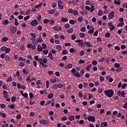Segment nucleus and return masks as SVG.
Segmentation results:
<instances>
[{
    "mask_svg": "<svg viewBox=\"0 0 127 127\" xmlns=\"http://www.w3.org/2000/svg\"><path fill=\"white\" fill-rule=\"evenodd\" d=\"M71 72L73 74V76L75 77H77V78H81L82 75H84V73H85V70L82 69L80 70V73L79 72L76 71V69L72 68L71 70Z\"/></svg>",
    "mask_w": 127,
    "mask_h": 127,
    "instance_id": "f257e3e1",
    "label": "nucleus"
},
{
    "mask_svg": "<svg viewBox=\"0 0 127 127\" xmlns=\"http://www.w3.org/2000/svg\"><path fill=\"white\" fill-rule=\"evenodd\" d=\"M104 94L108 98H112V97L114 95V91L112 89L104 90Z\"/></svg>",
    "mask_w": 127,
    "mask_h": 127,
    "instance_id": "f03ea898",
    "label": "nucleus"
},
{
    "mask_svg": "<svg viewBox=\"0 0 127 127\" xmlns=\"http://www.w3.org/2000/svg\"><path fill=\"white\" fill-rule=\"evenodd\" d=\"M67 12L68 13H72L73 15H79V12L77 10H73L72 8H69Z\"/></svg>",
    "mask_w": 127,
    "mask_h": 127,
    "instance_id": "7ed1b4c3",
    "label": "nucleus"
},
{
    "mask_svg": "<svg viewBox=\"0 0 127 127\" xmlns=\"http://www.w3.org/2000/svg\"><path fill=\"white\" fill-rule=\"evenodd\" d=\"M0 51L4 52L5 51V54H7L10 51V49L8 48H6L5 46H2L0 48Z\"/></svg>",
    "mask_w": 127,
    "mask_h": 127,
    "instance_id": "20e7f679",
    "label": "nucleus"
},
{
    "mask_svg": "<svg viewBox=\"0 0 127 127\" xmlns=\"http://www.w3.org/2000/svg\"><path fill=\"white\" fill-rule=\"evenodd\" d=\"M85 120H88V122H92V123H95L96 122V118L94 116H89Z\"/></svg>",
    "mask_w": 127,
    "mask_h": 127,
    "instance_id": "39448f33",
    "label": "nucleus"
},
{
    "mask_svg": "<svg viewBox=\"0 0 127 127\" xmlns=\"http://www.w3.org/2000/svg\"><path fill=\"white\" fill-rule=\"evenodd\" d=\"M75 43H78V45H79V46H81V47H85V45H84L83 40H81L80 39H77L75 41Z\"/></svg>",
    "mask_w": 127,
    "mask_h": 127,
    "instance_id": "423d86ee",
    "label": "nucleus"
},
{
    "mask_svg": "<svg viewBox=\"0 0 127 127\" xmlns=\"http://www.w3.org/2000/svg\"><path fill=\"white\" fill-rule=\"evenodd\" d=\"M62 4H63V1L62 0H59L58 1V6L60 9H63L64 8V6Z\"/></svg>",
    "mask_w": 127,
    "mask_h": 127,
    "instance_id": "0eeeda50",
    "label": "nucleus"
},
{
    "mask_svg": "<svg viewBox=\"0 0 127 127\" xmlns=\"http://www.w3.org/2000/svg\"><path fill=\"white\" fill-rule=\"evenodd\" d=\"M40 124H41V125H44V126H46V125H49L50 122L48 120L42 119L40 121Z\"/></svg>",
    "mask_w": 127,
    "mask_h": 127,
    "instance_id": "6e6552de",
    "label": "nucleus"
},
{
    "mask_svg": "<svg viewBox=\"0 0 127 127\" xmlns=\"http://www.w3.org/2000/svg\"><path fill=\"white\" fill-rule=\"evenodd\" d=\"M30 24L32 25V26L35 27L37 25H38V21H37L36 19H35L34 20L31 21Z\"/></svg>",
    "mask_w": 127,
    "mask_h": 127,
    "instance_id": "1a4fd4ad",
    "label": "nucleus"
},
{
    "mask_svg": "<svg viewBox=\"0 0 127 127\" xmlns=\"http://www.w3.org/2000/svg\"><path fill=\"white\" fill-rule=\"evenodd\" d=\"M10 31L11 33L13 34L17 31V28L15 26H12L11 27Z\"/></svg>",
    "mask_w": 127,
    "mask_h": 127,
    "instance_id": "9d476101",
    "label": "nucleus"
},
{
    "mask_svg": "<svg viewBox=\"0 0 127 127\" xmlns=\"http://www.w3.org/2000/svg\"><path fill=\"white\" fill-rule=\"evenodd\" d=\"M108 27L110 28L111 31H113V30L115 29V25H114L113 23L111 22L108 23Z\"/></svg>",
    "mask_w": 127,
    "mask_h": 127,
    "instance_id": "9b49d317",
    "label": "nucleus"
},
{
    "mask_svg": "<svg viewBox=\"0 0 127 127\" xmlns=\"http://www.w3.org/2000/svg\"><path fill=\"white\" fill-rule=\"evenodd\" d=\"M114 16H115V12H114V11L110 12L108 15V18L109 19H113Z\"/></svg>",
    "mask_w": 127,
    "mask_h": 127,
    "instance_id": "f8f14e48",
    "label": "nucleus"
},
{
    "mask_svg": "<svg viewBox=\"0 0 127 127\" xmlns=\"http://www.w3.org/2000/svg\"><path fill=\"white\" fill-rule=\"evenodd\" d=\"M53 29L55 31H59V30H62V28L60 26H55L53 27Z\"/></svg>",
    "mask_w": 127,
    "mask_h": 127,
    "instance_id": "ddd939ff",
    "label": "nucleus"
},
{
    "mask_svg": "<svg viewBox=\"0 0 127 127\" xmlns=\"http://www.w3.org/2000/svg\"><path fill=\"white\" fill-rule=\"evenodd\" d=\"M73 64H68L67 65L64 66V69H72Z\"/></svg>",
    "mask_w": 127,
    "mask_h": 127,
    "instance_id": "4468645a",
    "label": "nucleus"
},
{
    "mask_svg": "<svg viewBox=\"0 0 127 127\" xmlns=\"http://www.w3.org/2000/svg\"><path fill=\"white\" fill-rule=\"evenodd\" d=\"M31 40H32V43L33 44V45H37L38 44V42L37 40L35 39H31Z\"/></svg>",
    "mask_w": 127,
    "mask_h": 127,
    "instance_id": "2eb2a0df",
    "label": "nucleus"
},
{
    "mask_svg": "<svg viewBox=\"0 0 127 127\" xmlns=\"http://www.w3.org/2000/svg\"><path fill=\"white\" fill-rule=\"evenodd\" d=\"M88 33H89V34L94 33V27L93 26H90V29L89 30H88Z\"/></svg>",
    "mask_w": 127,
    "mask_h": 127,
    "instance_id": "dca6fc26",
    "label": "nucleus"
},
{
    "mask_svg": "<svg viewBox=\"0 0 127 127\" xmlns=\"http://www.w3.org/2000/svg\"><path fill=\"white\" fill-rule=\"evenodd\" d=\"M34 60H36V61H38V62H42V59L41 58H38V56H36L34 57Z\"/></svg>",
    "mask_w": 127,
    "mask_h": 127,
    "instance_id": "f3484780",
    "label": "nucleus"
},
{
    "mask_svg": "<svg viewBox=\"0 0 127 127\" xmlns=\"http://www.w3.org/2000/svg\"><path fill=\"white\" fill-rule=\"evenodd\" d=\"M106 80H109V81L110 83H112L114 81V79H113V78L111 77L110 75H108L106 77Z\"/></svg>",
    "mask_w": 127,
    "mask_h": 127,
    "instance_id": "a211bd4d",
    "label": "nucleus"
},
{
    "mask_svg": "<svg viewBox=\"0 0 127 127\" xmlns=\"http://www.w3.org/2000/svg\"><path fill=\"white\" fill-rule=\"evenodd\" d=\"M27 48H32V49H35V47L33 46L32 44H28L27 45Z\"/></svg>",
    "mask_w": 127,
    "mask_h": 127,
    "instance_id": "6ab92c4d",
    "label": "nucleus"
},
{
    "mask_svg": "<svg viewBox=\"0 0 127 127\" xmlns=\"http://www.w3.org/2000/svg\"><path fill=\"white\" fill-rule=\"evenodd\" d=\"M108 126V123L107 122H102L101 124V127H107Z\"/></svg>",
    "mask_w": 127,
    "mask_h": 127,
    "instance_id": "aec40b11",
    "label": "nucleus"
},
{
    "mask_svg": "<svg viewBox=\"0 0 127 127\" xmlns=\"http://www.w3.org/2000/svg\"><path fill=\"white\" fill-rule=\"evenodd\" d=\"M84 44L86 45V46H88V47H92V44L90 43V42H86L85 41L84 42Z\"/></svg>",
    "mask_w": 127,
    "mask_h": 127,
    "instance_id": "412c9836",
    "label": "nucleus"
},
{
    "mask_svg": "<svg viewBox=\"0 0 127 127\" xmlns=\"http://www.w3.org/2000/svg\"><path fill=\"white\" fill-rule=\"evenodd\" d=\"M70 53H77V50L74 49L73 48H70L69 49Z\"/></svg>",
    "mask_w": 127,
    "mask_h": 127,
    "instance_id": "4be33fe9",
    "label": "nucleus"
},
{
    "mask_svg": "<svg viewBox=\"0 0 127 127\" xmlns=\"http://www.w3.org/2000/svg\"><path fill=\"white\" fill-rule=\"evenodd\" d=\"M68 120L69 121H70V122H73V121H74V120H75V116H70L69 117H68Z\"/></svg>",
    "mask_w": 127,
    "mask_h": 127,
    "instance_id": "5701e85b",
    "label": "nucleus"
},
{
    "mask_svg": "<svg viewBox=\"0 0 127 127\" xmlns=\"http://www.w3.org/2000/svg\"><path fill=\"white\" fill-rule=\"evenodd\" d=\"M37 50L38 52H41L42 51V47H41V45H38L37 46Z\"/></svg>",
    "mask_w": 127,
    "mask_h": 127,
    "instance_id": "b1692460",
    "label": "nucleus"
},
{
    "mask_svg": "<svg viewBox=\"0 0 127 127\" xmlns=\"http://www.w3.org/2000/svg\"><path fill=\"white\" fill-rule=\"evenodd\" d=\"M9 21H8V20L7 19H5L3 22H2V24L3 25H7L9 23Z\"/></svg>",
    "mask_w": 127,
    "mask_h": 127,
    "instance_id": "393cba45",
    "label": "nucleus"
},
{
    "mask_svg": "<svg viewBox=\"0 0 127 127\" xmlns=\"http://www.w3.org/2000/svg\"><path fill=\"white\" fill-rule=\"evenodd\" d=\"M84 121L83 120H78L76 123L77 124H79V125H80L81 126H82L83 125V124L84 123Z\"/></svg>",
    "mask_w": 127,
    "mask_h": 127,
    "instance_id": "a878e982",
    "label": "nucleus"
},
{
    "mask_svg": "<svg viewBox=\"0 0 127 127\" xmlns=\"http://www.w3.org/2000/svg\"><path fill=\"white\" fill-rule=\"evenodd\" d=\"M48 57L51 59V60H53V55H52V53H49L48 56Z\"/></svg>",
    "mask_w": 127,
    "mask_h": 127,
    "instance_id": "bb28decb",
    "label": "nucleus"
},
{
    "mask_svg": "<svg viewBox=\"0 0 127 127\" xmlns=\"http://www.w3.org/2000/svg\"><path fill=\"white\" fill-rule=\"evenodd\" d=\"M40 65H41V66H42V67H43V68H47V67H48V65H47V64H43V63H42V62H41L40 63Z\"/></svg>",
    "mask_w": 127,
    "mask_h": 127,
    "instance_id": "cd10ccee",
    "label": "nucleus"
},
{
    "mask_svg": "<svg viewBox=\"0 0 127 127\" xmlns=\"http://www.w3.org/2000/svg\"><path fill=\"white\" fill-rule=\"evenodd\" d=\"M54 95L53 93H50L47 95L48 99H52Z\"/></svg>",
    "mask_w": 127,
    "mask_h": 127,
    "instance_id": "c85d7f7f",
    "label": "nucleus"
},
{
    "mask_svg": "<svg viewBox=\"0 0 127 127\" xmlns=\"http://www.w3.org/2000/svg\"><path fill=\"white\" fill-rule=\"evenodd\" d=\"M23 73L25 74V75H28V74H29V71L28 70H25V69H23L22 70Z\"/></svg>",
    "mask_w": 127,
    "mask_h": 127,
    "instance_id": "c756f323",
    "label": "nucleus"
},
{
    "mask_svg": "<svg viewBox=\"0 0 127 127\" xmlns=\"http://www.w3.org/2000/svg\"><path fill=\"white\" fill-rule=\"evenodd\" d=\"M91 68H92V64H88L86 68V71H90V69H91Z\"/></svg>",
    "mask_w": 127,
    "mask_h": 127,
    "instance_id": "7c9ffc66",
    "label": "nucleus"
},
{
    "mask_svg": "<svg viewBox=\"0 0 127 127\" xmlns=\"http://www.w3.org/2000/svg\"><path fill=\"white\" fill-rule=\"evenodd\" d=\"M103 14V11L101 9H99L98 12L97 13V15L98 16H102V15Z\"/></svg>",
    "mask_w": 127,
    "mask_h": 127,
    "instance_id": "2f4dec72",
    "label": "nucleus"
},
{
    "mask_svg": "<svg viewBox=\"0 0 127 127\" xmlns=\"http://www.w3.org/2000/svg\"><path fill=\"white\" fill-rule=\"evenodd\" d=\"M8 40V38L6 37H4L1 39L2 42H6Z\"/></svg>",
    "mask_w": 127,
    "mask_h": 127,
    "instance_id": "473e14b6",
    "label": "nucleus"
},
{
    "mask_svg": "<svg viewBox=\"0 0 127 127\" xmlns=\"http://www.w3.org/2000/svg\"><path fill=\"white\" fill-rule=\"evenodd\" d=\"M50 25H54L55 24V21L53 19H51L49 21Z\"/></svg>",
    "mask_w": 127,
    "mask_h": 127,
    "instance_id": "72a5a7b5",
    "label": "nucleus"
},
{
    "mask_svg": "<svg viewBox=\"0 0 127 127\" xmlns=\"http://www.w3.org/2000/svg\"><path fill=\"white\" fill-rule=\"evenodd\" d=\"M55 12V10L54 9H51L48 11V13L50 14H54V13Z\"/></svg>",
    "mask_w": 127,
    "mask_h": 127,
    "instance_id": "f704fd0d",
    "label": "nucleus"
},
{
    "mask_svg": "<svg viewBox=\"0 0 127 127\" xmlns=\"http://www.w3.org/2000/svg\"><path fill=\"white\" fill-rule=\"evenodd\" d=\"M56 49H57V50H58V51H61L62 50V48H61V46L57 45L56 46Z\"/></svg>",
    "mask_w": 127,
    "mask_h": 127,
    "instance_id": "c9c22d12",
    "label": "nucleus"
},
{
    "mask_svg": "<svg viewBox=\"0 0 127 127\" xmlns=\"http://www.w3.org/2000/svg\"><path fill=\"white\" fill-rule=\"evenodd\" d=\"M18 59L19 61H22L23 62H25V61H26V59L23 58L22 57H19Z\"/></svg>",
    "mask_w": 127,
    "mask_h": 127,
    "instance_id": "e433bc0d",
    "label": "nucleus"
},
{
    "mask_svg": "<svg viewBox=\"0 0 127 127\" xmlns=\"http://www.w3.org/2000/svg\"><path fill=\"white\" fill-rule=\"evenodd\" d=\"M71 98L72 99V102H73V103H74V104H75L76 101V99H75V96H74V95H71Z\"/></svg>",
    "mask_w": 127,
    "mask_h": 127,
    "instance_id": "4c0bfd02",
    "label": "nucleus"
},
{
    "mask_svg": "<svg viewBox=\"0 0 127 127\" xmlns=\"http://www.w3.org/2000/svg\"><path fill=\"white\" fill-rule=\"evenodd\" d=\"M42 52L45 55H47V54H48V52H49V51L48 50H44Z\"/></svg>",
    "mask_w": 127,
    "mask_h": 127,
    "instance_id": "58836bf2",
    "label": "nucleus"
},
{
    "mask_svg": "<svg viewBox=\"0 0 127 127\" xmlns=\"http://www.w3.org/2000/svg\"><path fill=\"white\" fill-rule=\"evenodd\" d=\"M105 60H106V59H105V57H103L99 60V62H100V63H103L105 62Z\"/></svg>",
    "mask_w": 127,
    "mask_h": 127,
    "instance_id": "ea45409f",
    "label": "nucleus"
},
{
    "mask_svg": "<svg viewBox=\"0 0 127 127\" xmlns=\"http://www.w3.org/2000/svg\"><path fill=\"white\" fill-rule=\"evenodd\" d=\"M61 21L63 22H66V21H68V19L67 18L62 17Z\"/></svg>",
    "mask_w": 127,
    "mask_h": 127,
    "instance_id": "a19ab883",
    "label": "nucleus"
},
{
    "mask_svg": "<svg viewBox=\"0 0 127 127\" xmlns=\"http://www.w3.org/2000/svg\"><path fill=\"white\" fill-rule=\"evenodd\" d=\"M51 83H56V77L52 78L50 80Z\"/></svg>",
    "mask_w": 127,
    "mask_h": 127,
    "instance_id": "79ce46f5",
    "label": "nucleus"
},
{
    "mask_svg": "<svg viewBox=\"0 0 127 127\" xmlns=\"http://www.w3.org/2000/svg\"><path fill=\"white\" fill-rule=\"evenodd\" d=\"M47 59L46 58H43L42 61V63H43L44 64H46V63H47Z\"/></svg>",
    "mask_w": 127,
    "mask_h": 127,
    "instance_id": "37998d69",
    "label": "nucleus"
},
{
    "mask_svg": "<svg viewBox=\"0 0 127 127\" xmlns=\"http://www.w3.org/2000/svg\"><path fill=\"white\" fill-rule=\"evenodd\" d=\"M22 97H24V98H25L26 99H28V94H27V93L25 92V93H24L23 94V95H22Z\"/></svg>",
    "mask_w": 127,
    "mask_h": 127,
    "instance_id": "c03bdc74",
    "label": "nucleus"
},
{
    "mask_svg": "<svg viewBox=\"0 0 127 127\" xmlns=\"http://www.w3.org/2000/svg\"><path fill=\"white\" fill-rule=\"evenodd\" d=\"M52 89H53L54 90H57V89H58V85H57V84H54L53 85Z\"/></svg>",
    "mask_w": 127,
    "mask_h": 127,
    "instance_id": "a18cd8bd",
    "label": "nucleus"
},
{
    "mask_svg": "<svg viewBox=\"0 0 127 127\" xmlns=\"http://www.w3.org/2000/svg\"><path fill=\"white\" fill-rule=\"evenodd\" d=\"M89 10H90V12H93V11H94V10H95V6H94V5H92L91 6Z\"/></svg>",
    "mask_w": 127,
    "mask_h": 127,
    "instance_id": "49530a36",
    "label": "nucleus"
},
{
    "mask_svg": "<svg viewBox=\"0 0 127 127\" xmlns=\"http://www.w3.org/2000/svg\"><path fill=\"white\" fill-rule=\"evenodd\" d=\"M78 22H82L83 21V16H80L78 18Z\"/></svg>",
    "mask_w": 127,
    "mask_h": 127,
    "instance_id": "de8ad7c7",
    "label": "nucleus"
},
{
    "mask_svg": "<svg viewBox=\"0 0 127 127\" xmlns=\"http://www.w3.org/2000/svg\"><path fill=\"white\" fill-rule=\"evenodd\" d=\"M8 107L9 108V109H11L12 110L15 108V107L14 106V105L13 104H11L10 105H8Z\"/></svg>",
    "mask_w": 127,
    "mask_h": 127,
    "instance_id": "09e8293b",
    "label": "nucleus"
},
{
    "mask_svg": "<svg viewBox=\"0 0 127 127\" xmlns=\"http://www.w3.org/2000/svg\"><path fill=\"white\" fill-rule=\"evenodd\" d=\"M79 36L81 38H84V37H85V33L82 32L80 33Z\"/></svg>",
    "mask_w": 127,
    "mask_h": 127,
    "instance_id": "8fccbe9b",
    "label": "nucleus"
},
{
    "mask_svg": "<svg viewBox=\"0 0 127 127\" xmlns=\"http://www.w3.org/2000/svg\"><path fill=\"white\" fill-rule=\"evenodd\" d=\"M37 41H38V42H43V39L41 37H39L37 39Z\"/></svg>",
    "mask_w": 127,
    "mask_h": 127,
    "instance_id": "3c124183",
    "label": "nucleus"
},
{
    "mask_svg": "<svg viewBox=\"0 0 127 127\" xmlns=\"http://www.w3.org/2000/svg\"><path fill=\"white\" fill-rule=\"evenodd\" d=\"M42 46L43 49H46L47 48V46H46V44L45 43H42Z\"/></svg>",
    "mask_w": 127,
    "mask_h": 127,
    "instance_id": "603ef678",
    "label": "nucleus"
},
{
    "mask_svg": "<svg viewBox=\"0 0 127 127\" xmlns=\"http://www.w3.org/2000/svg\"><path fill=\"white\" fill-rule=\"evenodd\" d=\"M121 96L123 97V98L126 97V92L124 91L121 92Z\"/></svg>",
    "mask_w": 127,
    "mask_h": 127,
    "instance_id": "864d4df0",
    "label": "nucleus"
},
{
    "mask_svg": "<svg viewBox=\"0 0 127 127\" xmlns=\"http://www.w3.org/2000/svg\"><path fill=\"white\" fill-rule=\"evenodd\" d=\"M115 68H120L121 65L119 63H115L114 64Z\"/></svg>",
    "mask_w": 127,
    "mask_h": 127,
    "instance_id": "5fc2aeb1",
    "label": "nucleus"
},
{
    "mask_svg": "<svg viewBox=\"0 0 127 127\" xmlns=\"http://www.w3.org/2000/svg\"><path fill=\"white\" fill-rule=\"evenodd\" d=\"M43 22L45 24H46L49 22V20H48V19H44L43 20Z\"/></svg>",
    "mask_w": 127,
    "mask_h": 127,
    "instance_id": "6e6d98bb",
    "label": "nucleus"
},
{
    "mask_svg": "<svg viewBox=\"0 0 127 127\" xmlns=\"http://www.w3.org/2000/svg\"><path fill=\"white\" fill-rule=\"evenodd\" d=\"M115 50H117V51H120L121 50V48L119 46H116L115 47Z\"/></svg>",
    "mask_w": 127,
    "mask_h": 127,
    "instance_id": "4d7b16f0",
    "label": "nucleus"
},
{
    "mask_svg": "<svg viewBox=\"0 0 127 127\" xmlns=\"http://www.w3.org/2000/svg\"><path fill=\"white\" fill-rule=\"evenodd\" d=\"M30 34L31 36H32V37L33 38V39H35V38L36 37V36L35 35V33H30Z\"/></svg>",
    "mask_w": 127,
    "mask_h": 127,
    "instance_id": "13d9d810",
    "label": "nucleus"
},
{
    "mask_svg": "<svg viewBox=\"0 0 127 127\" xmlns=\"http://www.w3.org/2000/svg\"><path fill=\"white\" fill-rule=\"evenodd\" d=\"M81 32H85L86 31V27H82L80 29Z\"/></svg>",
    "mask_w": 127,
    "mask_h": 127,
    "instance_id": "bf43d9fd",
    "label": "nucleus"
},
{
    "mask_svg": "<svg viewBox=\"0 0 127 127\" xmlns=\"http://www.w3.org/2000/svg\"><path fill=\"white\" fill-rule=\"evenodd\" d=\"M5 60L7 62H9V61H10V57H5Z\"/></svg>",
    "mask_w": 127,
    "mask_h": 127,
    "instance_id": "052dcab7",
    "label": "nucleus"
},
{
    "mask_svg": "<svg viewBox=\"0 0 127 127\" xmlns=\"http://www.w3.org/2000/svg\"><path fill=\"white\" fill-rule=\"evenodd\" d=\"M11 102H15L16 101V97L15 96H13L11 97Z\"/></svg>",
    "mask_w": 127,
    "mask_h": 127,
    "instance_id": "680f3d73",
    "label": "nucleus"
},
{
    "mask_svg": "<svg viewBox=\"0 0 127 127\" xmlns=\"http://www.w3.org/2000/svg\"><path fill=\"white\" fill-rule=\"evenodd\" d=\"M67 53V52L66 50H64L62 51V54H63V55H66Z\"/></svg>",
    "mask_w": 127,
    "mask_h": 127,
    "instance_id": "e2e57ef3",
    "label": "nucleus"
},
{
    "mask_svg": "<svg viewBox=\"0 0 127 127\" xmlns=\"http://www.w3.org/2000/svg\"><path fill=\"white\" fill-rule=\"evenodd\" d=\"M84 54H85V52H84V51H81L79 53L80 56H84Z\"/></svg>",
    "mask_w": 127,
    "mask_h": 127,
    "instance_id": "0e129e2a",
    "label": "nucleus"
},
{
    "mask_svg": "<svg viewBox=\"0 0 127 127\" xmlns=\"http://www.w3.org/2000/svg\"><path fill=\"white\" fill-rule=\"evenodd\" d=\"M85 63V61L83 60H80L78 62V64H84Z\"/></svg>",
    "mask_w": 127,
    "mask_h": 127,
    "instance_id": "69168bd1",
    "label": "nucleus"
},
{
    "mask_svg": "<svg viewBox=\"0 0 127 127\" xmlns=\"http://www.w3.org/2000/svg\"><path fill=\"white\" fill-rule=\"evenodd\" d=\"M37 29L38 30H39V31H41L42 30V27L41 25H39L37 26Z\"/></svg>",
    "mask_w": 127,
    "mask_h": 127,
    "instance_id": "338daca9",
    "label": "nucleus"
},
{
    "mask_svg": "<svg viewBox=\"0 0 127 127\" xmlns=\"http://www.w3.org/2000/svg\"><path fill=\"white\" fill-rule=\"evenodd\" d=\"M127 86V84L126 83H124L122 85V89H126V87Z\"/></svg>",
    "mask_w": 127,
    "mask_h": 127,
    "instance_id": "774afa93",
    "label": "nucleus"
}]
</instances>
